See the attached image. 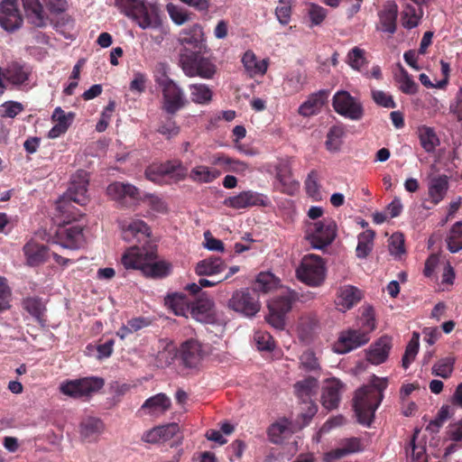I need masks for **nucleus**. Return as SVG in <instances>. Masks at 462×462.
<instances>
[{
	"mask_svg": "<svg viewBox=\"0 0 462 462\" xmlns=\"http://www.w3.org/2000/svg\"><path fill=\"white\" fill-rule=\"evenodd\" d=\"M307 15L310 21V27L320 25L328 15V11L324 7L310 3L307 9Z\"/></svg>",
	"mask_w": 462,
	"mask_h": 462,
	"instance_id": "5fc2aeb1",
	"label": "nucleus"
},
{
	"mask_svg": "<svg viewBox=\"0 0 462 462\" xmlns=\"http://www.w3.org/2000/svg\"><path fill=\"white\" fill-rule=\"evenodd\" d=\"M221 172L205 165L194 167L189 172V178L195 182L210 183L220 176Z\"/></svg>",
	"mask_w": 462,
	"mask_h": 462,
	"instance_id": "4c0bfd02",
	"label": "nucleus"
},
{
	"mask_svg": "<svg viewBox=\"0 0 462 462\" xmlns=\"http://www.w3.org/2000/svg\"><path fill=\"white\" fill-rule=\"evenodd\" d=\"M397 81L400 83V89L404 94L413 95L418 91V85L403 68H401L400 75L397 77Z\"/></svg>",
	"mask_w": 462,
	"mask_h": 462,
	"instance_id": "6e6d98bb",
	"label": "nucleus"
},
{
	"mask_svg": "<svg viewBox=\"0 0 462 462\" xmlns=\"http://www.w3.org/2000/svg\"><path fill=\"white\" fill-rule=\"evenodd\" d=\"M398 5L394 2H386L378 12L377 30L393 35L397 30Z\"/></svg>",
	"mask_w": 462,
	"mask_h": 462,
	"instance_id": "b1692460",
	"label": "nucleus"
},
{
	"mask_svg": "<svg viewBox=\"0 0 462 462\" xmlns=\"http://www.w3.org/2000/svg\"><path fill=\"white\" fill-rule=\"evenodd\" d=\"M121 226L123 230V237L125 240H130L131 238L138 236H142L143 237L150 236V227L141 219H135L130 222L124 221L121 224Z\"/></svg>",
	"mask_w": 462,
	"mask_h": 462,
	"instance_id": "f704fd0d",
	"label": "nucleus"
},
{
	"mask_svg": "<svg viewBox=\"0 0 462 462\" xmlns=\"http://www.w3.org/2000/svg\"><path fill=\"white\" fill-rule=\"evenodd\" d=\"M167 12L173 23L178 25H182L190 20V14L187 10L173 4L167 5Z\"/></svg>",
	"mask_w": 462,
	"mask_h": 462,
	"instance_id": "13d9d810",
	"label": "nucleus"
},
{
	"mask_svg": "<svg viewBox=\"0 0 462 462\" xmlns=\"http://www.w3.org/2000/svg\"><path fill=\"white\" fill-rule=\"evenodd\" d=\"M23 110L21 103L16 101H8L2 105V117L14 118Z\"/></svg>",
	"mask_w": 462,
	"mask_h": 462,
	"instance_id": "774afa93",
	"label": "nucleus"
},
{
	"mask_svg": "<svg viewBox=\"0 0 462 462\" xmlns=\"http://www.w3.org/2000/svg\"><path fill=\"white\" fill-rule=\"evenodd\" d=\"M372 98L378 105L386 108H394L396 104L392 96L382 90H372Z\"/></svg>",
	"mask_w": 462,
	"mask_h": 462,
	"instance_id": "0e129e2a",
	"label": "nucleus"
},
{
	"mask_svg": "<svg viewBox=\"0 0 462 462\" xmlns=\"http://www.w3.org/2000/svg\"><path fill=\"white\" fill-rule=\"evenodd\" d=\"M297 278L312 287L319 286L325 280V263L321 257L310 254L303 257L296 270Z\"/></svg>",
	"mask_w": 462,
	"mask_h": 462,
	"instance_id": "9d476101",
	"label": "nucleus"
},
{
	"mask_svg": "<svg viewBox=\"0 0 462 462\" xmlns=\"http://www.w3.org/2000/svg\"><path fill=\"white\" fill-rule=\"evenodd\" d=\"M157 132L165 136L166 139H171L180 134V127L177 125L173 116L168 115L160 121Z\"/></svg>",
	"mask_w": 462,
	"mask_h": 462,
	"instance_id": "3c124183",
	"label": "nucleus"
},
{
	"mask_svg": "<svg viewBox=\"0 0 462 462\" xmlns=\"http://www.w3.org/2000/svg\"><path fill=\"white\" fill-rule=\"evenodd\" d=\"M419 341L420 336L417 332H414L405 348V352L402 358V365L404 369H407L410 366V365L414 361L420 347Z\"/></svg>",
	"mask_w": 462,
	"mask_h": 462,
	"instance_id": "8fccbe9b",
	"label": "nucleus"
},
{
	"mask_svg": "<svg viewBox=\"0 0 462 462\" xmlns=\"http://www.w3.org/2000/svg\"><path fill=\"white\" fill-rule=\"evenodd\" d=\"M420 5H406L401 14L402 24L406 29H413L420 24L423 14Z\"/></svg>",
	"mask_w": 462,
	"mask_h": 462,
	"instance_id": "e433bc0d",
	"label": "nucleus"
},
{
	"mask_svg": "<svg viewBox=\"0 0 462 462\" xmlns=\"http://www.w3.org/2000/svg\"><path fill=\"white\" fill-rule=\"evenodd\" d=\"M370 337L366 332L360 329H349L345 331L339 337L337 342V351L339 353H347L356 349L369 341Z\"/></svg>",
	"mask_w": 462,
	"mask_h": 462,
	"instance_id": "393cba45",
	"label": "nucleus"
},
{
	"mask_svg": "<svg viewBox=\"0 0 462 462\" xmlns=\"http://www.w3.org/2000/svg\"><path fill=\"white\" fill-rule=\"evenodd\" d=\"M105 381L101 377L89 376L67 380L60 383V392L73 399L90 397L103 388Z\"/></svg>",
	"mask_w": 462,
	"mask_h": 462,
	"instance_id": "1a4fd4ad",
	"label": "nucleus"
},
{
	"mask_svg": "<svg viewBox=\"0 0 462 462\" xmlns=\"http://www.w3.org/2000/svg\"><path fill=\"white\" fill-rule=\"evenodd\" d=\"M117 9L142 29H158L162 19L156 10H149L143 0H115Z\"/></svg>",
	"mask_w": 462,
	"mask_h": 462,
	"instance_id": "39448f33",
	"label": "nucleus"
},
{
	"mask_svg": "<svg viewBox=\"0 0 462 462\" xmlns=\"http://www.w3.org/2000/svg\"><path fill=\"white\" fill-rule=\"evenodd\" d=\"M23 308L30 313L38 322L43 321L45 307L42 300L36 297H28L23 300Z\"/></svg>",
	"mask_w": 462,
	"mask_h": 462,
	"instance_id": "09e8293b",
	"label": "nucleus"
},
{
	"mask_svg": "<svg viewBox=\"0 0 462 462\" xmlns=\"http://www.w3.org/2000/svg\"><path fill=\"white\" fill-rule=\"evenodd\" d=\"M105 430L104 422L95 417H88L79 424L80 437L88 442L96 441Z\"/></svg>",
	"mask_w": 462,
	"mask_h": 462,
	"instance_id": "c85d7f7f",
	"label": "nucleus"
},
{
	"mask_svg": "<svg viewBox=\"0 0 462 462\" xmlns=\"http://www.w3.org/2000/svg\"><path fill=\"white\" fill-rule=\"evenodd\" d=\"M446 242L448 249L451 253H457L462 249V221L456 222L451 227Z\"/></svg>",
	"mask_w": 462,
	"mask_h": 462,
	"instance_id": "de8ad7c7",
	"label": "nucleus"
},
{
	"mask_svg": "<svg viewBox=\"0 0 462 462\" xmlns=\"http://www.w3.org/2000/svg\"><path fill=\"white\" fill-rule=\"evenodd\" d=\"M291 158L281 159L275 165L276 180L281 185L280 190L288 195H294L300 188L298 181L292 179Z\"/></svg>",
	"mask_w": 462,
	"mask_h": 462,
	"instance_id": "a211bd4d",
	"label": "nucleus"
},
{
	"mask_svg": "<svg viewBox=\"0 0 462 462\" xmlns=\"http://www.w3.org/2000/svg\"><path fill=\"white\" fill-rule=\"evenodd\" d=\"M108 197L122 207H131L141 200L139 189L130 184L115 181L106 188Z\"/></svg>",
	"mask_w": 462,
	"mask_h": 462,
	"instance_id": "2eb2a0df",
	"label": "nucleus"
},
{
	"mask_svg": "<svg viewBox=\"0 0 462 462\" xmlns=\"http://www.w3.org/2000/svg\"><path fill=\"white\" fill-rule=\"evenodd\" d=\"M155 81L162 94V109L167 115L174 116L187 106L188 100L183 90L165 72L156 77Z\"/></svg>",
	"mask_w": 462,
	"mask_h": 462,
	"instance_id": "423d86ee",
	"label": "nucleus"
},
{
	"mask_svg": "<svg viewBox=\"0 0 462 462\" xmlns=\"http://www.w3.org/2000/svg\"><path fill=\"white\" fill-rule=\"evenodd\" d=\"M364 298V292L350 284L339 286L337 290L335 304L338 310L346 312L357 305Z\"/></svg>",
	"mask_w": 462,
	"mask_h": 462,
	"instance_id": "aec40b11",
	"label": "nucleus"
},
{
	"mask_svg": "<svg viewBox=\"0 0 462 462\" xmlns=\"http://www.w3.org/2000/svg\"><path fill=\"white\" fill-rule=\"evenodd\" d=\"M26 257L27 264L30 266H38L45 263L49 258V249L45 245L30 240L23 248Z\"/></svg>",
	"mask_w": 462,
	"mask_h": 462,
	"instance_id": "cd10ccee",
	"label": "nucleus"
},
{
	"mask_svg": "<svg viewBox=\"0 0 462 462\" xmlns=\"http://www.w3.org/2000/svg\"><path fill=\"white\" fill-rule=\"evenodd\" d=\"M187 171V168L183 166L180 160H172L147 167L144 175L147 180L161 184L166 176H170L177 181L182 180L186 178Z\"/></svg>",
	"mask_w": 462,
	"mask_h": 462,
	"instance_id": "f8f14e48",
	"label": "nucleus"
},
{
	"mask_svg": "<svg viewBox=\"0 0 462 462\" xmlns=\"http://www.w3.org/2000/svg\"><path fill=\"white\" fill-rule=\"evenodd\" d=\"M179 41L182 45H189L200 50L204 41L202 26L199 23H195L189 28L183 29L180 33Z\"/></svg>",
	"mask_w": 462,
	"mask_h": 462,
	"instance_id": "2f4dec72",
	"label": "nucleus"
},
{
	"mask_svg": "<svg viewBox=\"0 0 462 462\" xmlns=\"http://www.w3.org/2000/svg\"><path fill=\"white\" fill-rule=\"evenodd\" d=\"M306 84V75L300 70L290 72L283 82V90L289 95L299 93Z\"/></svg>",
	"mask_w": 462,
	"mask_h": 462,
	"instance_id": "58836bf2",
	"label": "nucleus"
},
{
	"mask_svg": "<svg viewBox=\"0 0 462 462\" xmlns=\"http://www.w3.org/2000/svg\"><path fill=\"white\" fill-rule=\"evenodd\" d=\"M268 200L266 196L253 190L240 192L236 196L229 197L225 199L224 204L226 207L242 209L254 206H267Z\"/></svg>",
	"mask_w": 462,
	"mask_h": 462,
	"instance_id": "412c9836",
	"label": "nucleus"
},
{
	"mask_svg": "<svg viewBox=\"0 0 462 462\" xmlns=\"http://www.w3.org/2000/svg\"><path fill=\"white\" fill-rule=\"evenodd\" d=\"M392 347L391 338L388 337H380L372 346L367 355V360L374 365L383 363L389 355Z\"/></svg>",
	"mask_w": 462,
	"mask_h": 462,
	"instance_id": "7c9ffc66",
	"label": "nucleus"
},
{
	"mask_svg": "<svg viewBox=\"0 0 462 462\" xmlns=\"http://www.w3.org/2000/svg\"><path fill=\"white\" fill-rule=\"evenodd\" d=\"M305 189L308 195L313 199L319 197V185L318 183V173L316 171H311L305 181Z\"/></svg>",
	"mask_w": 462,
	"mask_h": 462,
	"instance_id": "e2e57ef3",
	"label": "nucleus"
},
{
	"mask_svg": "<svg viewBox=\"0 0 462 462\" xmlns=\"http://www.w3.org/2000/svg\"><path fill=\"white\" fill-rule=\"evenodd\" d=\"M336 236V222L331 218H324L309 227L307 239L314 248L323 249L335 240Z\"/></svg>",
	"mask_w": 462,
	"mask_h": 462,
	"instance_id": "9b49d317",
	"label": "nucleus"
},
{
	"mask_svg": "<svg viewBox=\"0 0 462 462\" xmlns=\"http://www.w3.org/2000/svg\"><path fill=\"white\" fill-rule=\"evenodd\" d=\"M278 284L277 278L271 273H260L254 283V291L266 293L276 288Z\"/></svg>",
	"mask_w": 462,
	"mask_h": 462,
	"instance_id": "a18cd8bd",
	"label": "nucleus"
},
{
	"mask_svg": "<svg viewBox=\"0 0 462 462\" xmlns=\"http://www.w3.org/2000/svg\"><path fill=\"white\" fill-rule=\"evenodd\" d=\"M213 307V300L203 293L197 300L191 301L189 314L199 322L212 324L216 320Z\"/></svg>",
	"mask_w": 462,
	"mask_h": 462,
	"instance_id": "5701e85b",
	"label": "nucleus"
},
{
	"mask_svg": "<svg viewBox=\"0 0 462 462\" xmlns=\"http://www.w3.org/2000/svg\"><path fill=\"white\" fill-rule=\"evenodd\" d=\"M190 98L196 104H208L212 99V90L205 84L189 85Z\"/></svg>",
	"mask_w": 462,
	"mask_h": 462,
	"instance_id": "49530a36",
	"label": "nucleus"
},
{
	"mask_svg": "<svg viewBox=\"0 0 462 462\" xmlns=\"http://www.w3.org/2000/svg\"><path fill=\"white\" fill-rule=\"evenodd\" d=\"M180 62L183 72L189 78L200 77L211 79L217 71L216 64L210 59L195 51L181 54Z\"/></svg>",
	"mask_w": 462,
	"mask_h": 462,
	"instance_id": "0eeeda50",
	"label": "nucleus"
},
{
	"mask_svg": "<svg viewBox=\"0 0 462 462\" xmlns=\"http://www.w3.org/2000/svg\"><path fill=\"white\" fill-rule=\"evenodd\" d=\"M179 352L183 365L189 368L197 367L203 356L201 345L195 339L183 342Z\"/></svg>",
	"mask_w": 462,
	"mask_h": 462,
	"instance_id": "a878e982",
	"label": "nucleus"
},
{
	"mask_svg": "<svg viewBox=\"0 0 462 462\" xmlns=\"http://www.w3.org/2000/svg\"><path fill=\"white\" fill-rule=\"evenodd\" d=\"M365 54V50L360 49L359 47H354L347 54L348 65L352 69L363 73L367 65Z\"/></svg>",
	"mask_w": 462,
	"mask_h": 462,
	"instance_id": "603ef678",
	"label": "nucleus"
},
{
	"mask_svg": "<svg viewBox=\"0 0 462 462\" xmlns=\"http://www.w3.org/2000/svg\"><path fill=\"white\" fill-rule=\"evenodd\" d=\"M226 264L217 256H210L199 261L196 267L195 273L199 276H213L225 271Z\"/></svg>",
	"mask_w": 462,
	"mask_h": 462,
	"instance_id": "c756f323",
	"label": "nucleus"
},
{
	"mask_svg": "<svg viewBox=\"0 0 462 462\" xmlns=\"http://www.w3.org/2000/svg\"><path fill=\"white\" fill-rule=\"evenodd\" d=\"M298 293L294 291H287L274 298L268 305L269 311H277L286 315L292 308V304L298 300Z\"/></svg>",
	"mask_w": 462,
	"mask_h": 462,
	"instance_id": "473e14b6",
	"label": "nucleus"
},
{
	"mask_svg": "<svg viewBox=\"0 0 462 462\" xmlns=\"http://www.w3.org/2000/svg\"><path fill=\"white\" fill-rule=\"evenodd\" d=\"M362 321V329L364 332H366L369 336V333L375 328V319H374V311L372 306H366L364 308L361 317Z\"/></svg>",
	"mask_w": 462,
	"mask_h": 462,
	"instance_id": "680f3d73",
	"label": "nucleus"
},
{
	"mask_svg": "<svg viewBox=\"0 0 462 462\" xmlns=\"http://www.w3.org/2000/svg\"><path fill=\"white\" fill-rule=\"evenodd\" d=\"M389 251L392 254L399 256L405 252L404 238L402 234H393L389 240Z\"/></svg>",
	"mask_w": 462,
	"mask_h": 462,
	"instance_id": "338daca9",
	"label": "nucleus"
},
{
	"mask_svg": "<svg viewBox=\"0 0 462 462\" xmlns=\"http://www.w3.org/2000/svg\"><path fill=\"white\" fill-rule=\"evenodd\" d=\"M275 14L282 24H288L291 15V0H279V5L275 9Z\"/></svg>",
	"mask_w": 462,
	"mask_h": 462,
	"instance_id": "bf43d9fd",
	"label": "nucleus"
},
{
	"mask_svg": "<svg viewBox=\"0 0 462 462\" xmlns=\"http://www.w3.org/2000/svg\"><path fill=\"white\" fill-rule=\"evenodd\" d=\"M165 304L175 315L188 317L191 300L183 293H172L165 298Z\"/></svg>",
	"mask_w": 462,
	"mask_h": 462,
	"instance_id": "72a5a7b5",
	"label": "nucleus"
},
{
	"mask_svg": "<svg viewBox=\"0 0 462 462\" xmlns=\"http://www.w3.org/2000/svg\"><path fill=\"white\" fill-rule=\"evenodd\" d=\"M454 364L455 359L452 356L442 358L433 365L432 374L442 378H448L453 372Z\"/></svg>",
	"mask_w": 462,
	"mask_h": 462,
	"instance_id": "864d4df0",
	"label": "nucleus"
},
{
	"mask_svg": "<svg viewBox=\"0 0 462 462\" xmlns=\"http://www.w3.org/2000/svg\"><path fill=\"white\" fill-rule=\"evenodd\" d=\"M156 258L153 251L133 246L122 256V263L125 269H139L147 277L163 278L170 274L171 265L165 261L152 262Z\"/></svg>",
	"mask_w": 462,
	"mask_h": 462,
	"instance_id": "f03ea898",
	"label": "nucleus"
},
{
	"mask_svg": "<svg viewBox=\"0 0 462 462\" xmlns=\"http://www.w3.org/2000/svg\"><path fill=\"white\" fill-rule=\"evenodd\" d=\"M375 233L371 229H367L358 236V243L356 249V256L365 259L368 256L373 249V242Z\"/></svg>",
	"mask_w": 462,
	"mask_h": 462,
	"instance_id": "a19ab883",
	"label": "nucleus"
},
{
	"mask_svg": "<svg viewBox=\"0 0 462 462\" xmlns=\"http://www.w3.org/2000/svg\"><path fill=\"white\" fill-rule=\"evenodd\" d=\"M228 307L245 316H254L261 308L259 300L254 294L245 291H236L228 301Z\"/></svg>",
	"mask_w": 462,
	"mask_h": 462,
	"instance_id": "dca6fc26",
	"label": "nucleus"
},
{
	"mask_svg": "<svg viewBox=\"0 0 462 462\" xmlns=\"http://www.w3.org/2000/svg\"><path fill=\"white\" fill-rule=\"evenodd\" d=\"M462 408V383H458L453 397L451 398L450 403L443 405L436 418L430 421L426 430L432 433L439 432L444 422L453 417L457 409Z\"/></svg>",
	"mask_w": 462,
	"mask_h": 462,
	"instance_id": "f3484780",
	"label": "nucleus"
},
{
	"mask_svg": "<svg viewBox=\"0 0 462 462\" xmlns=\"http://www.w3.org/2000/svg\"><path fill=\"white\" fill-rule=\"evenodd\" d=\"M66 215L58 212L55 216L59 219V228L55 236L56 243L65 248L78 249L84 244L83 227L79 224L69 226L79 217H70L69 220L65 222Z\"/></svg>",
	"mask_w": 462,
	"mask_h": 462,
	"instance_id": "6e6552de",
	"label": "nucleus"
},
{
	"mask_svg": "<svg viewBox=\"0 0 462 462\" xmlns=\"http://www.w3.org/2000/svg\"><path fill=\"white\" fill-rule=\"evenodd\" d=\"M89 184V178L85 171H79L76 175L71 179L69 187L67 192L57 201L56 210L62 215H66L67 222L72 218L80 217L82 214L79 210L76 209L72 202L80 206H85L89 201L88 195V187Z\"/></svg>",
	"mask_w": 462,
	"mask_h": 462,
	"instance_id": "7ed1b4c3",
	"label": "nucleus"
},
{
	"mask_svg": "<svg viewBox=\"0 0 462 462\" xmlns=\"http://www.w3.org/2000/svg\"><path fill=\"white\" fill-rule=\"evenodd\" d=\"M254 339L257 348L261 351H272L275 347L274 339L269 332L256 331Z\"/></svg>",
	"mask_w": 462,
	"mask_h": 462,
	"instance_id": "4d7b16f0",
	"label": "nucleus"
},
{
	"mask_svg": "<svg viewBox=\"0 0 462 462\" xmlns=\"http://www.w3.org/2000/svg\"><path fill=\"white\" fill-rule=\"evenodd\" d=\"M293 388L301 404L300 412L295 421L296 427L300 430L310 424L318 411V406L312 398L317 394L319 380L317 377L310 375L295 383Z\"/></svg>",
	"mask_w": 462,
	"mask_h": 462,
	"instance_id": "20e7f679",
	"label": "nucleus"
},
{
	"mask_svg": "<svg viewBox=\"0 0 462 462\" xmlns=\"http://www.w3.org/2000/svg\"><path fill=\"white\" fill-rule=\"evenodd\" d=\"M420 145L427 152H433L439 144V139L433 128L422 125L418 129Z\"/></svg>",
	"mask_w": 462,
	"mask_h": 462,
	"instance_id": "ea45409f",
	"label": "nucleus"
},
{
	"mask_svg": "<svg viewBox=\"0 0 462 462\" xmlns=\"http://www.w3.org/2000/svg\"><path fill=\"white\" fill-rule=\"evenodd\" d=\"M300 369L307 373H314L319 375L321 366L314 351L308 349L300 356Z\"/></svg>",
	"mask_w": 462,
	"mask_h": 462,
	"instance_id": "79ce46f5",
	"label": "nucleus"
},
{
	"mask_svg": "<svg viewBox=\"0 0 462 462\" xmlns=\"http://www.w3.org/2000/svg\"><path fill=\"white\" fill-rule=\"evenodd\" d=\"M345 385L337 378L325 382L322 388L321 403L328 411L337 409L339 405Z\"/></svg>",
	"mask_w": 462,
	"mask_h": 462,
	"instance_id": "4be33fe9",
	"label": "nucleus"
},
{
	"mask_svg": "<svg viewBox=\"0 0 462 462\" xmlns=\"http://www.w3.org/2000/svg\"><path fill=\"white\" fill-rule=\"evenodd\" d=\"M345 134L346 131L343 125H337L331 126L327 134V140L325 143L327 150L329 152L339 151L342 145V138Z\"/></svg>",
	"mask_w": 462,
	"mask_h": 462,
	"instance_id": "37998d69",
	"label": "nucleus"
},
{
	"mask_svg": "<svg viewBox=\"0 0 462 462\" xmlns=\"http://www.w3.org/2000/svg\"><path fill=\"white\" fill-rule=\"evenodd\" d=\"M170 407L171 400L164 393H158L148 398L142 405V409H149L150 413H153L156 411L164 412L167 410H169Z\"/></svg>",
	"mask_w": 462,
	"mask_h": 462,
	"instance_id": "c03bdc74",
	"label": "nucleus"
},
{
	"mask_svg": "<svg viewBox=\"0 0 462 462\" xmlns=\"http://www.w3.org/2000/svg\"><path fill=\"white\" fill-rule=\"evenodd\" d=\"M388 386L386 377L373 376L371 383L357 389L353 399V408L359 423L370 426L374 412L383 399V391Z\"/></svg>",
	"mask_w": 462,
	"mask_h": 462,
	"instance_id": "f257e3e1",
	"label": "nucleus"
},
{
	"mask_svg": "<svg viewBox=\"0 0 462 462\" xmlns=\"http://www.w3.org/2000/svg\"><path fill=\"white\" fill-rule=\"evenodd\" d=\"M23 18L19 8V0L0 1V25L8 32H13L23 25Z\"/></svg>",
	"mask_w": 462,
	"mask_h": 462,
	"instance_id": "4468645a",
	"label": "nucleus"
},
{
	"mask_svg": "<svg viewBox=\"0 0 462 462\" xmlns=\"http://www.w3.org/2000/svg\"><path fill=\"white\" fill-rule=\"evenodd\" d=\"M144 201H147L149 207L158 213H167L168 207L167 204L162 199L153 194H146L143 199Z\"/></svg>",
	"mask_w": 462,
	"mask_h": 462,
	"instance_id": "69168bd1",
	"label": "nucleus"
},
{
	"mask_svg": "<svg viewBox=\"0 0 462 462\" xmlns=\"http://www.w3.org/2000/svg\"><path fill=\"white\" fill-rule=\"evenodd\" d=\"M12 291L7 283L6 278L0 276V312L11 308Z\"/></svg>",
	"mask_w": 462,
	"mask_h": 462,
	"instance_id": "052dcab7",
	"label": "nucleus"
},
{
	"mask_svg": "<svg viewBox=\"0 0 462 462\" xmlns=\"http://www.w3.org/2000/svg\"><path fill=\"white\" fill-rule=\"evenodd\" d=\"M4 69V79L11 85L20 88L30 85L32 68L20 61H12Z\"/></svg>",
	"mask_w": 462,
	"mask_h": 462,
	"instance_id": "6ab92c4d",
	"label": "nucleus"
},
{
	"mask_svg": "<svg viewBox=\"0 0 462 462\" xmlns=\"http://www.w3.org/2000/svg\"><path fill=\"white\" fill-rule=\"evenodd\" d=\"M328 96L329 91L327 89L310 94L307 100L300 106L298 113L305 117L317 115L327 102Z\"/></svg>",
	"mask_w": 462,
	"mask_h": 462,
	"instance_id": "bb28decb",
	"label": "nucleus"
},
{
	"mask_svg": "<svg viewBox=\"0 0 462 462\" xmlns=\"http://www.w3.org/2000/svg\"><path fill=\"white\" fill-rule=\"evenodd\" d=\"M332 106L337 114L351 120H360L364 116L361 102L345 90L337 91L334 95Z\"/></svg>",
	"mask_w": 462,
	"mask_h": 462,
	"instance_id": "ddd939ff",
	"label": "nucleus"
},
{
	"mask_svg": "<svg viewBox=\"0 0 462 462\" xmlns=\"http://www.w3.org/2000/svg\"><path fill=\"white\" fill-rule=\"evenodd\" d=\"M448 189V178L445 175L434 177L429 183V197L433 205L439 204L445 197Z\"/></svg>",
	"mask_w": 462,
	"mask_h": 462,
	"instance_id": "c9c22d12",
	"label": "nucleus"
}]
</instances>
